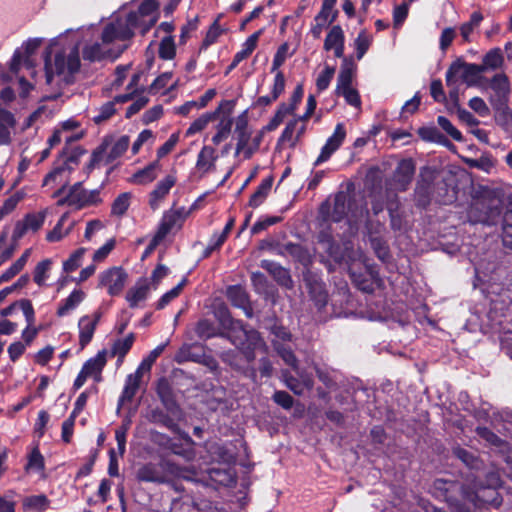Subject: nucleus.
<instances>
[{"label":"nucleus","mask_w":512,"mask_h":512,"mask_svg":"<svg viewBox=\"0 0 512 512\" xmlns=\"http://www.w3.org/2000/svg\"><path fill=\"white\" fill-rule=\"evenodd\" d=\"M233 125L232 118H224L217 125V132L212 137V142L214 145H219L224 139L228 137L231 132V128Z\"/></svg>","instance_id":"nucleus-55"},{"label":"nucleus","mask_w":512,"mask_h":512,"mask_svg":"<svg viewBox=\"0 0 512 512\" xmlns=\"http://www.w3.org/2000/svg\"><path fill=\"white\" fill-rule=\"evenodd\" d=\"M176 181L177 179L174 175H167L157 183L149 194V206L151 209L156 210L159 207V203L169 194Z\"/></svg>","instance_id":"nucleus-17"},{"label":"nucleus","mask_w":512,"mask_h":512,"mask_svg":"<svg viewBox=\"0 0 512 512\" xmlns=\"http://www.w3.org/2000/svg\"><path fill=\"white\" fill-rule=\"evenodd\" d=\"M155 391L165 410L172 416H182V409L177 402L173 386L166 377L157 380Z\"/></svg>","instance_id":"nucleus-10"},{"label":"nucleus","mask_w":512,"mask_h":512,"mask_svg":"<svg viewBox=\"0 0 512 512\" xmlns=\"http://www.w3.org/2000/svg\"><path fill=\"white\" fill-rule=\"evenodd\" d=\"M504 203L492 190L484 191L471 202L467 217L472 224L494 226L500 222Z\"/></svg>","instance_id":"nucleus-2"},{"label":"nucleus","mask_w":512,"mask_h":512,"mask_svg":"<svg viewBox=\"0 0 512 512\" xmlns=\"http://www.w3.org/2000/svg\"><path fill=\"white\" fill-rule=\"evenodd\" d=\"M351 200L348 192L338 191L334 196L332 211L329 202L325 201L321 204L319 212L325 221L339 223L347 217Z\"/></svg>","instance_id":"nucleus-7"},{"label":"nucleus","mask_w":512,"mask_h":512,"mask_svg":"<svg viewBox=\"0 0 512 512\" xmlns=\"http://www.w3.org/2000/svg\"><path fill=\"white\" fill-rule=\"evenodd\" d=\"M336 3L337 0H323L320 11L314 17V22L322 23L326 27L331 25V23H329V12H331V8L334 7Z\"/></svg>","instance_id":"nucleus-62"},{"label":"nucleus","mask_w":512,"mask_h":512,"mask_svg":"<svg viewBox=\"0 0 512 512\" xmlns=\"http://www.w3.org/2000/svg\"><path fill=\"white\" fill-rule=\"evenodd\" d=\"M302 279L310 300L318 309L324 308L328 303V292L322 274L317 271H302Z\"/></svg>","instance_id":"nucleus-5"},{"label":"nucleus","mask_w":512,"mask_h":512,"mask_svg":"<svg viewBox=\"0 0 512 512\" xmlns=\"http://www.w3.org/2000/svg\"><path fill=\"white\" fill-rule=\"evenodd\" d=\"M345 43V35L340 25H333L326 35L323 48L325 51L332 50L333 47Z\"/></svg>","instance_id":"nucleus-38"},{"label":"nucleus","mask_w":512,"mask_h":512,"mask_svg":"<svg viewBox=\"0 0 512 512\" xmlns=\"http://www.w3.org/2000/svg\"><path fill=\"white\" fill-rule=\"evenodd\" d=\"M235 133L237 135V144L235 155L246 148L251 138V132L248 130L247 110L243 111L236 119Z\"/></svg>","instance_id":"nucleus-20"},{"label":"nucleus","mask_w":512,"mask_h":512,"mask_svg":"<svg viewBox=\"0 0 512 512\" xmlns=\"http://www.w3.org/2000/svg\"><path fill=\"white\" fill-rule=\"evenodd\" d=\"M149 292V283L146 278H140L135 286L130 288L126 294V300L131 308L138 306L140 301L147 298Z\"/></svg>","instance_id":"nucleus-24"},{"label":"nucleus","mask_w":512,"mask_h":512,"mask_svg":"<svg viewBox=\"0 0 512 512\" xmlns=\"http://www.w3.org/2000/svg\"><path fill=\"white\" fill-rule=\"evenodd\" d=\"M371 45V37L367 34L366 30L359 32L358 36L354 40V46L356 50V58L361 60L369 50Z\"/></svg>","instance_id":"nucleus-53"},{"label":"nucleus","mask_w":512,"mask_h":512,"mask_svg":"<svg viewBox=\"0 0 512 512\" xmlns=\"http://www.w3.org/2000/svg\"><path fill=\"white\" fill-rule=\"evenodd\" d=\"M274 349L277 351L278 355L282 358V360L291 368L296 370L298 368V359L294 354L293 350L282 343H279L275 340L272 341Z\"/></svg>","instance_id":"nucleus-44"},{"label":"nucleus","mask_w":512,"mask_h":512,"mask_svg":"<svg viewBox=\"0 0 512 512\" xmlns=\"http://www.w3.org/2000/svg\"><path fill=\"white\" fill-rule=\"evenodd\" d=\"M277 254L291 258L294 263L303 267V271L311 270L315 258L314 252L308 246L292 241L280 245Z\"/></svg>","instance_id":"nucleus-6"},{"label":"nucleus","mask_w":512,"mask_h":512,"mask_svg":"<svg viewBox=\"0 0 512 512\" xmlns=\"http://www.w3.org/2000/svg\"><path fill=\"white\" fill-rule=\"evenodd\" d=\"M102 188L103 184L99 188L93 189L91 191L84 189L77 195V198L70 206L74 207L76 210H81L89 206L99 205L102 203V198L100 196Z\"/></svg>","instance_id":"nucleus-22"},{"label":"nucleus","mask_w":512,"mask_h":512,"mask_svg":"<svg viewBox=\"0 0 512 512\" xmlns=\"http://www.w3.org/2000/svg\"><path fill=\"white\" fill-rule=\"evenodd\" d=\"M130 144V138L128 135H122L119 139L113 144L109 153L105 157V163L111 164L116 159L121 157L128 149Z\"/></svg>","instance_id":"nucleus-36"},{"label":"nucleus","mask_w":512,"mask_h":512,"mask_svg":"<svg viewBox=\"0 0 512 512\" xmlns=\"http://www.w3.org/2000/svg\"><path fill=\"white\" fill-rule=\"evenodd\" d=\"M136 479L139 482L157 484H165L169 482V479L163 476L160 462H148L142 465L136 472Z\"/></svg>","instance_id":"nucleus-16"},{"label":"nucleus","mask_w":512,"mask_h":512,"mask_svg":"<svg viewBox=\"0 0 512 512\" xmlns=\"http://www.w3.org/2000/svg\"><path fill=\"white\" fill-rule=\"evenodd\" d=\"M438 125L455 141L464 142L462 133L445 116H438Z\"/></svg>","instance_id":"nucleus-56"},{"label":"nucleus","mask_w":512,"mask_h":512,"mask_svg":"<svg viewBox=\"0 0 512 512\" xmlns=\"http://www.w3.org/2000/svg\"><path fill=\"white\" fill-rule=\"evenodd\" d=\"M187 277H183L182 280L171 290L164 293L160 299L156 303V309L162 310L164 309L173 299L178 297L183 290L184 286L187 284Z\"/></svg>","instance_id":"nucleus-48"},{"label":"nucleus","mask_w":512,"mask_h":512,"mask_svg":"<svg viewBox=\"0 0 512 512\" xmlns=\"http://www.w3.org/2000/svg\"><path fill=\"white\" fill-rule=\"evenodd\" d=\"M211 121H214V114L210 112L204 113L190 124L189 128L186 130V136H192L201 132Z\"/></svg>","instance_id":"nucleus-54"},{"label":"nucleus","mask_w":512,"mask_h":512,"mask_svg":"<svg viewBox=\"0 0 512 512\" xmlns=\"http://www.w3.org/2000/svg\"><path fill=\"white\" fill-rule=\"evenodd\" d=\"M81 62L79 56V47L74 45L69 54L66 55L64 50L58 51L54 56V63L51 62V51L46 49L44 55V68L46 82L52 83L54 75H62L67 71L69 75H74L80 70Z\"/></svg>","instance_id":"nucleus-3"},{"label":"nucleus","mask_w":512,"mask_h":512,"mask_svg":"<svg viewBox=\"0 0 512 512\" xmlns=\"http://www.w3.org/2000/svg\"><path fill=\"white\" fill-rule=\"evenodd\" d=\"M220 337L230 341L242 353L248 364L255 360V351L260 346H265L261 334L255 329H246L244 322L238 319L223 329Z\"/></svg>","instance_id":"nucleus-1"},{"label":"nucleus","mask_w":512,"mask_h":512,"mask_svg":"<svg viewBox=\"0 0 512 512\" xmlns=\"http://www.w3.org/2000/svg\"><path fill=\"white\" fill-rule=\"evenodd\" d=\"M317 378L328 389L336 388L337 382L334 378L333 371L327 367L315 366Z\"/></svg>","instance_id":"nucleus-60"},{"label":"nucleus","mask_w":512,"mask_h":512,"mask_svg":"<svg viewBox=\"0 0 512 512\" xmlns=\"http://www.w3.org/2000/svg\"><path fill=\"white\" fill-rule=\"evenodd\" d=\"M140 383L135 379H132V376H127L125 379L124 388L122 390V393L118 399V405L117 410L119 411L125 402H130L135 397L139 387Z\"/></svg>","instance_id":"nucleus-35"},{"label":"nucleus","mask_w":512,"mask_h":512,"mask_svg":"<svg viewBox=\"0 0 512 512\" xmlns=\"http://www.w3.org/2000/svg\"><path fill=\"white\" fill-rule=\"evenodd\" d=\"M74 166L68 163L65 159L61 163H57L54 168L44 177L43 185H47L52 181H55L57 176L61 175L65 171H73Z\"/></svg>","instance_id":"nucleus-61"},{"label":"nucleus","mask_w":512,"mask_h":512,"mask_svg":"<svg viewBox=\"0 0 512 512\" xmlns=\"http://www.w3.org/2000/svg\"><path fill=\"white\" fill-rule=\"evenodd\" d=\"M82 57L89 62L101 61L105 58V53L101 45L95 42L90 45H85L82 49Z\"/></svg>","instance_id":"nucleus-52"},{"label":"nucleus","mask_w":512,"mask_h":512,"mask_svg":"<svg viewBox=\"0 0 512 512\" xmlns=\"http://www.w3.org/2000/svg\"><path fill=\"white\" fill-rule=\"evenodd\" d=\"M417 133L419 137L424 141L433 142L444 146H452L451 142L435 126L420 127Z\"/></svg>","instance_id":"nucleus-33"},{"label":"nucleus","mask_w":512,"mask_h":512,"mask_svg":"<svg viewBox=\"0 0 512 512\" xmlns=\"http://www.w3.org/2000/svg\"><path fill=\"white\" fill-rule=\"evenodd\" d=\"M25 470L36 472H43L45 470V460L40 452L38 445L33 447L31 452L29 453Z\"/></svg>","instance_id":"nucleus-46"},{"label":"nucleus","mask_w":512,"mask_h":512,"mask_svg":"<svg viewBox=\"0 0 512 512\" xmlns=\"http://www.w3.org/2000/svg\"><path fill=\"white\" fill-rule=\"evenodd\" d=\"M180 216L181 215L179 211L165 213L158 226L156 233L164 239L174 228L177 221L180 219Z\"/></svg>","instance_id":"nucleus-41"},{"label":"nucleus","mask_w":512,"mask_h":512,"mask_svg":"<svg viewBox=\"0 0 512 512\" xmlns=\"http://www.w3.org/2000/svg\"><path fill=\"white\" fill-rule=\"evenodd\" d=\"M272 400L275 404L285 410H290L294 405V398L284 390H276L272 395Z\"/></svg>","instance_id":"nucleus-64"},{"label":"nucleus","mask_w":512,"mask_h":512,"mask_svg":"<svg viewBox=\"0 0 512 512\" xmlns=\"http://www.w3.org/2000/svg\"><path fill=\"white\" fill-rule=\"evenodd\" d=\"M159 58L162 60H172L176 56V45L174 37L169 35L162 38L158 49Z\"/></svg>","instance_id":"nucleus-49"},{"label":"nucleus","mask_w":512,"mask_h":512,"mask_svg":"<svg viewBox=\"0 0 512 512\" xmlns=\"http://www.w3.org/2000/svg\"><path fill=\"white\" fill-rule=\"evenodd\" d=\"M260 267L267 271L279 286L289 290L294 287V282L288 268L268 259L261 260Z\"/></svg>","instance_id":"nucleus-13"},{"label":"nucleus","mask_w":512,"mask_h":512,"mask_svg":"<svg viewBox=\"0 0 512 512\" xmlns=\"http://www.w3.org/2000/svg\"><path fill=\"white\" fill-rule=\"evenodd\" d=\"M132 194L130 192H123L119 194L111 205V215L121 217L130 207V200Z\"/></svg>","instance_id":"nucleus-45"},{"label":"nucleus","mask_w":512,"mask_h":512,"mask_svg":"<svg viewBox=\"0 0 512 512\" xmlns=\"http://www.w3.org/2000/svg\"><path fill=\"white\" fill-rule=\"evenodd\" d=\"M226 296L231 305L242 309L246 317L253 316V308L249 299V294L241 285H231L227 288Z\"/></svg>","instance_id":"nucleus-14"},{"label":"nucleus","mask_w":512,"mask_h":512,"mask_svg":"<svg viewBox=\"0 0 512 512\" xmlns=\"http://www.w3.org/2000/svg\"><path fill=\"white\" fill-rule=\"evenodd\" d=\"M50 499L45 494L30 495L22 502L23 509L29 512H44L50 507Z\"/></svg>","instance_id":"nucleus-30"},{"label":"nucleus","mask_w":512,"mask_h":512,"mask_svg":"<svg viewBox=\"0 0 512 512\" xmlns=\"http://www.w3.org/2000/svg\"><path fill=\"white\" fill-rule=\"evenodd\" d=\"M390 217V227L393 231H401L404 229V217L399 210V202H390L387 205Z\"/></svg>","instance_id":"nucleus-47"},{"label":"nucleus","mask_w":512,"mask_h":512,"mask_svg":"<svg viewBox=\"0 0 512 512\" xmlns=\"http://www.w3.org/2000/svg\"><path fill=\"white\" fill-rule=\"evenodd\" d=\"M415 170L416 166L412 158L402 159L398 163L394 171V181L400 191L408 189L413 180Z\"/></svg>","instance_id":"nucleus-15"},{"label":"nucleus","mask_w":512,"mask_h":512,"mask_svg":"<svg viewBox=\"0 0 512 512\" xmlns=\"http://www.w3.org/2000/svg\"><path fill=\"white\" fill-rule=\"evenodd\" d=\"M86 252V249L81 247L76 249L67 260L63 263V270L67 273L73 272L79 268L81 260Z\"/></svg>","instance_id":"nucleus-58"},{"label":"nucleus","mask_w":512,"mask_h":512,"mask_svg":"<svg viewBox=\"0 0 512 512\" xmlns=\"http://www.w3.org/2000/svg\"><path fill=\"white\" fill-rule=\"evenodd\" d=\"M346 138V129L343 123H338L335 126L333 134L326 140V143L321 148L320 154L313 163L314 167L327 162L331 156L341 147Z\"/></svg>","instance_id":"nucleus-11"},{"label":"nucleus","mask_w":512,"mask_h":512,"mask_svg":"<svg viewBox=\"0 0 512 512\" xmlns=\"http://www.w3.org/2000/svg\"><path fill=\"white\" fill-rule=\"evenodd\" d=\"M437 171L434 167L425 165L420 168L414 189L416 207L426 209L433 199Z\"/></svg>","instance_id":"nucleus-4"},{"label":"nucleus","mask_w":512,"mask_h":512,"mask_svg":"<svg viewBox=\"0 0 512 512\" xmlns=\"http://www.w3.org/2000/svg\"><path fill=\"white\" fill-rule=\"evenodd\" d=\"M213 313L222 329H225L237 320L232 317L231 312L225 303H220L215 306Z\"/></svg>","instance_id":"nucleus-50"},{"label":"nucleus","mask_w":512,"mask_h":512,"mask_svg":"<svg viewBox=\"0 0 512 512\" xmlns=\"http://www.w3.org/2000/svg\"><path fill=\"white\" fill-rule=\"evenodd\" d=\"M195 334L200 340L206 341L213 337H220L221 330L215 323L207 318H202L197 321L194 328Z\"/></svg>","instance_id":"nucleus-28"},{"label":"nucleus","mask_w":512,"mask_h":512,"mask_svg":"<svg viewBox=\"0 0 512 512\" xmlns=\"http://www.w3.org/2000/svg\"><path fill=\"white\" fill-rule=\"evenodd\" d=\"M162 473L164 477L170 478H183L186 480L190 479L188 474H193L194 470L186 466H181L169 459H162L160 461Z\"/></svg>","instance_id":"nucleus-23"},{"label":"nucleus","mask_w":512,"mask_h":512,"mask_svg":"<svg viewBox=\"0 0 512 512\" xmlns=\"http://www.w3.org/2000/svg\"><path fill=\"white\" fill-rule=\"evenodd\" d=\"M135 341V334L129 333L125 338L117 339L112 345L111 356H117L118 360H122L131 350Z\"/></svg>","instance_id":"nucleus-34"},{"label":"nucleus","mask_w":512,"mask_h":512,"mask_svg":"<svg viewBox=\"0 0 512 512\" xmlns=\"http://www.w3.org/2000/svg\"><path fill=\"white\" fill-rule=\"evenodd\" d=\"M107 351L105 349L98 351L95 357L89 358L82 366V370L90 377L94 374H102L107 363Z\"/></svg>","instance_id":"nucleus-31"},{"label":"nucleus","mask_w":512,"mask_h":512,"mask_svg":"<svg viewBox=\"0 0 512 512\" xmlns=\"http://www.w3.org/2000/svg\"><path fill=\"white\" fill-rule=\"evenodd\" d=\"M504 61L503 54L500 48H493L489 50L483 57L481 67L483 71L487 69L495 70L502 66Z\"/></svg>","instance_id":"nucleus-40"},{"label":"nucleus","mask_w":512,"mask_h":512,"mask_svg":"<svg viewBox=\"0 0 512 512\" xmlns=\"http://www.w3.org/2000/svg\"><path fill=\"white\" fill-rule=\"evenodd\" d=\"M218 159L215 148L204 145L197 156L196 168L203 174L215 169V163Z\"/></svg>","instance_id":"nucleus-21"},{"label":"nucleus","mask_w":512,"mask_h":512,"mask_svg":"<svg viewBox=\"0 0 512 512\" xmlns=\"http://www.w3.org/2000/svg\"><path fill=\"white\" fill-rule=\"evenodd\" d=\"M463 71V59L457 58L455 61H453L450 66L448 67L445 75V80L447 86H452L456 81L457 78H460V75Z\"/></svg>","instance_id":"nucleus-57"},{"label":"nucleus","mask_w":512,"mask_h":512,"mask_svg":"<svg viewBox=\"0 0 512 512\" xmlns=\"http://www.w3.org/2000/svg\"><path fill=\"white\" fill-rule=\"evenodd\" d=\"M484 72L481 65L474 63H467L463 60V71L460 78L467 85H473L477 82L480 74Z\"/></svg>","instance_id":"nucleus-42"},{"label":"nucleus","mask_w":512,"mask_h":512,"mask_svg":"<svg viewBox=\"0 0 512 512\" xmlns=\"http://www.w3.org/2000/svg\"><path fill=\"white\" fill-rule=\"evenodd\" d=\"M222 15H218V17L213 21L210 25L202 43L200 46V52L206 50L209 46L217 42L218 38L225 32L224 29L220 27L219 21Z\"/></svg>","instance_id":"nucleus-37"},{"label":"nucleus","mask_w":512,"mask_h":512,"mask_svg":"<svg viewBox=\"0 0 512 512\" xmlns=\"http://www.w3.org/2000/svg\"><path fill=\"white\" fill-rule=\"evenodd\" d=\"M208 477L212 482L225 487L231 486L235 482L229 469L211 468L208 470Z\"/></svg>","instance_id":"nucleus-39"},{"label":"nucleus","mask_w":512,"mask_h":512,"mask_svg":"<svg viewBox=\"0 0 512 512\" xmlns=\"http://www.w3.org/2000/svg\"><path fill=\"white\" fill-rule=\"evenodd\" d=\"M30 255L31 249L28 248L6 271L2 273V279L10 281L17 274H19L24 269Z\"/></svg>","instance_id":"nucleus-43"},{"label":"nucleus","mask_w":512,"mask_h":512,"mask_svg":"<svg viewBox=\"0 0 512 512\" xmlns=\"http://www.w3.org/2000/svg\"><path fill=\"white\" fill-rule=\"evenodd\" d=\"M123 19L125 23H127V27L131 32H134L135 29H139L140 34L144 36L156 24L158 16H153L147 19L133 10L128 12Z\"/></svg>","instance_id":"nucleus-18"},{"label":"nucleus","mask_w":512,"mask_h":512,"mask_svg":"<svg viewBox=\"0 0 512 512\" xmlns=\"http://www.w3.org/2000/svg\"><path fill=\"white\" fill-rule=\"evenodd\" d=\"M51 264L52 261L50 259H44L36 265L33 272V280L37 285H44L47 278V272L49 271Z\"/></svg>","instance_id":"nucleus-59"},{"label":"nucleus","mask_w":512,"mask_h":512,"mask_svg":"<svg viewBox=\"0 0 512 512\" xmlns=\"http://www.w3.org/2000/svg\"><path fill=\"white\" fill-rule=\"evenodd\" d=\"M127 278L128 274L122 267L114 266L99 274L97 287H105L110 296H118L123 291Z\"/></svg>","instance_id":"nucleus-8"},{"label":"nucleus","mask_w":512,"mask_h":512,"mask_svg":"<svg viewBox=\"0 0 512 512\" xmlns=\"http://www.w3.org/2000/svg\"><path fill=\"white\" fill-rule=\"evenodd\" d=\"M370 245L379 260L388 262L391 258L390 248L387 241L382 236H373V232H369Z\"/></svg>","instance_id":"nucleus-32"},{"label":"nucleus","mask_w":512,"mask_h":512,"mask_svg":"<svg viewBox=\"0 0 512 512\" xmlns=\"http://www.w3.org/2000/svg\"><path fill=\"white\" fill-rule=\"evenodd\" d=\"M335 74V67L326 65L316 79V87L319 92L326 90Z\"/></svg>","instance_id":"nucleus-63"},{"label":"nucleus","mask_w":512,"mask_h":512,"mask_svg":"<svg viewBox=\"0 0 512 512\" xmlns=\"http://www.w3.org/2000/svg\"><path fill=\"white\" fill-rule=\"evenodd\" d=\"M160 168V162L154 160L142 169L136 171L129 179L130 183L145 185L157 178L156 170Z\"/></svg>","instance_id":"nucleus-25"},{"label":"nucleus","mask_w":512,"mask_h":512,"mask_svg":"<svg viewBox=\"0 0 512 512\" xmlns=\"http://www.w3.org/2000/svg\"><path fill=\"white\" fill-rule=\"evenodd\" d=\"M240 354H242V353L239 350L237 351V350L229 349L227 351H224L220 355V358H221L222 362L229 365L233 370L238 372V371L243 370V363H242V358H241Z\"/></svg>","instance_id":"nucleus-51"},{"label":"nucleus","mask_w":512,"mask_h":512,"mask_svg":"<svg viewBox=\"0 0 512 512\" xmlns=\"http://www.w3.org/2000/svg\"><path fill=\"white\" fill-rule=\"evenodd\" d=\"M85 298V293L81 289H74L69 296L64 299L57 309V316L63 317L71 310L75 309Z\"/></svg>","instance_id":"nucleus-29"},{"label":"nucleus","mask_w":512,"mask_h":512,"mask_svg":"<svg viewBox=\"0 0 512 512\" xmlns=\"http://www.w3.org/2000/svg\"><path fill=\"white\" fill-rule=\"evenodd\" d=\"M502 241L505 247L512 249V195L507 199L506 210L502 212Z\"/></svg>","instance_id":"nucleus-26"},{"label":"nucleus","mask_w":512,"mask_h":512,"mask_svg":"<svg viewBox=\"0 0 512 512\" xmlns=\"http://www.w3.org/2000/svg\"><path fill=\"white\" fill-rule=\"evenodd\" d=\"M102 317V312L98 309L92 316L84 315L78 321L79 328V350L82 351L93 339L97 325Z\"/></svg>","instance_id":"nucleus-12"},{"label":"nucleus","mask_w":512,"mask_h":512,"mask_svg":"<svg viewBox=\"0 0 512 512\" xmlns=\"http://www.w3.org/2000/svg\"><path fill=\"white\" fill-rule=\"evenodd\" d=\"M134 35L135 32L128 29L123 17L118 16L103 27L101 41L108 45L115 41H130Z\"/></svg>","instance_id":"nucleus-9"},{"label":"nucleus","mask_w":512,"mask_h":512,"mask_svg":"<svg viewBox=\"0 0 512 512\" xmlns=\"http://www.w3.org/2000/svg\"><path fill=\"white\" fill-rule=\"evenodd\" d=\"M181 417L182 416H172L167 410L164 411L163 409L155 408L150 412L149 421L159 424L173 433H179L180 427L178 425V421Z\"/></svg>","instance_id":"nucleus-19"},{"label":"nucleus","mask_w":512,"mask_h":512,"mask_svg":"<svg viewBox=\"0 0 512 512\" xmlns=\"http://www.w3.org/2000/svg\"><path fill=\"white\" fill-rule=\"evenodd\" d=\"M273 182V175H269L264 178L256 188L255 192L251 195L248 205L252 208L259 207L269 195Z\"/></svg>","instance_id":"nucleus-27"}]
</instances>
